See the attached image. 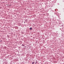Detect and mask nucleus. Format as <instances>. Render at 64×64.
<instances>
[{
	"label": "nucleus",
	"mask_w": 64,
	"mask_h": 64,
	"mask_svg": "<svg viewBox=\"0 0 64 64\" xmlns=\"http://www.w3.org/2000/svg\"><path fill=\"white\" fill-rule=\"evenodd\" d=\"M34 63H35V62H33L32 63V64H34Z\"/></svg>",
	"instance_id": "2"
},
{
	"label": "nucleus",
	"mask_w": 64,
	"mask_h": 64,
	"mask_svg": "<svg viewBox=\"0 0 64 64\" xmlns=\"http://www.w3.org/2000/svg\"><path fill=\"white\" fill-rule=\"evenodd\" d=\"M32 28H30V30H32Z\"/></svg>",
	"instance_id": "1"
},
{
	"label": "nucleus",
	"mask_w": 64,
	"mask_h": 64,
	"mask_svg": "<svg viewBox=\"0 0 64 64\" xmlns=\"http://www.w3.org/2000/svg\"><path fill=\"white\" fill-rule=\"evenodd\" d=\"M22 46H24V44H22Z\"/></svg>",
	"instance_id": "3"
},
{
	"label": "nucleus",
	"mask_w": 64,
	"mask_h": 64,
	"mask_svg": "<svg viewBox=\"0 0 64 64\" xmlns=\"http://www.w3.org/2000/svg\"><path fill=\"white\" fill-rule=\"evenodd\" d=\"M25 47H26V46H25Z\"/></svg>",
	"instance_id": "4"
}]
</instances>
